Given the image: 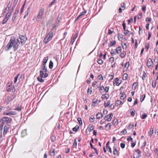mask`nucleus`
Masks as SVG:
<instances>
[{
    "instance_id": "09e8293b",
    "label": "nucleus",
    "mask_w": 158,
    "mask_h": 158,
    "mask_svg": "<svg viewBox=\"0 0 158 158\" xmlns=\"http://www.w3.org/2000/svg\"><path fill=\"white\" fill-rule=\"evenodd\" d=\"M135 110H132V111H130L131 115V116H134L135 115Z\"/></svg>"
},
{
    "instance_id": "a19ab883",
    "label": "nucleus",
    "mask_w": 158,
    "mask_h": 158,
    "mask_svg": "<svg viewBox=\"0 0 158 158\" xmlns=\"http://www.w3.org/2000/svg\"><path fill=\"white\" fill-rule=\"evenodd\" d=\"M156 85V82L155 81H153L152 82V86L153 87L155 88Z\"/></svg>"
},
{
    "instance_id": "f3484780",
    "label": "nucleus",
    "mask_w": 158,
    "mask_h": 158,
    "mask_svg": "<svg viewBox=\"0 0 158 158\" xmlns=\"http://www.w3.org/2000/svg\"><path fill=\"white\" fill-rule=\"evenodd\" d=\"M48 60V57L47 56L45 57L44 58L43 61V65H46V64L47 63Z\"/></svg>"
},
{
    "instance_id": "0eeeda50",
    "label": "nucleus",
    "mask_w": 158,
    "mask_h": 158,
    "mask_svg": "<svg viewBox=\"0 0 158 158\" xmlns=\"http://www.w3.org/2000/svg\"><path fill=\"white\" fill-rule=\"evenodd\" d=\"M113 116L112 113H110L109 115H107L105 116L104 118L106 121L107 120L108 121H110L111 120Z\"/></svg>"
},
{
    "instance_id": "e433bc0d",
    "label": "nucleus",
    "mask_w": 158,
    "mask_h": 158,
    "mask_svg": "<svg viewBox=\"0 0 158 158\" xmlns=\"http://www.w3.org/2000/svg\"><path fill=\"white\" fill-rule=\"evenodd\" d=\"M97 62L98 64L101 65L103 63V61L101 59H98L97 60Z\"/></svg>"
},
{
    "instance_id": "ddd939ff",
    "label": "nucleus",
    "mask_w": 158,
    "mask_h": 158,
    "mask_svg": "<svg viewBox=\"0 0 158 158\" xmlns=\"http://www.w3.org/2000/svg\"><path fill=\"white\" fill-rule=\"evenodd\" d=\"M113 152L114 155L115 156H118V151L117 150L115 147V146H114L113 147Z\"/></svg>"
},
{
    "instance_id": "f8f14e48",
    "label": "nucleus",
    "mask_w": 158,
    "mask_h": 158,
    "mask_svg": "<svg viewBox=\"0 0 158 158\" xmlns=\"http://www.w3.org/2000/svg\"><path fill=\"white\" fill-rule=\"evenodd\" d=\"M135 152L137 153L138 156L136 157V158H140L141 156V152L139 149H138L137 150H135Z\"/></svg>"
},
{
    "instance_id": "052dcab7",
    "label": "nucleus",
    "mask_w": 158,
    "mask_h": 158,
    "mask_svg": "<svg viewBox=\"0 0 158 158\" xmlns=\"http://www.w3.org/2000/svg\"><path fill=\"white\" fill-rule=\"evenodd\" d=\"M109 88V87L106 86V87H105V88L104 89V91H105L107 93L108 92Z\"/></svg>"
},
{
    "instance_id": "2eb2a0df",
    "label": "nucleus",
    "mask_w": 158,
    "mask_h": 158,
    "mask_svg": "<svg viewBox=\"0 0 158 158\" xmlns=\"http://www.w3.org/2000/svg\"><path fill=\"white\" fill-rule=\"evenodd\" d=\"M30 9V7H28L27 9V10L26 11V12L25 13V15L23 17V18L24 19L25 18L27 17V16L28 15L30 11H29V10Z\"/></svg>"
},
{
    "instance_id": "37998d69",
    "label": "nucleus",
    "mask_w": 158,
    "mask_h": 158,
    "mask_svg": "<svg viewBox=\"0 0 158 158\" xmlns=\"http://www.w3.org/2000/svg\"><path fill=\"white\" fill-rule=\"evenodd\" d=\"M117 119L116 118L114 119L113 122V124L114 125H115L116 124H117Z\"/></svg>"
},
{
    "instance_id": "8fccbe9b",
    "label": "nucleus",
    "mask_w": 158,
    "mask_h": 158,
    "mask_svg": "<svg viewBox=\"0 0 158 158\" xmlns=\"http://www.w3.org/2000/svg\"><path fill=\"white\" fill-rule=\"evenodd\" d=\"M77 120L79 122V123L80 124H82V120L81 119V118H80V117H79L77 118Z\"/></svg>"
},
{
    "instance_id": "3c124183",
    "label": "nucleus",
    "mask_w": 158,
    "mask_h": 158,
    "mask_svg": "<svg viewBox=\"0 0 158 158\" xmlns=\"http://www.w3.org/2000/svg\"><path fill=\"white\" fill-rule=\"evenodd\" d=\"M19 12V9L16 8L15 10V12L13 14L15 15H17L18 14Z\"/></svg>"
},
{
    "instance_id": "4be33fe9",
    "label": "nucleus",
    "mask_w": 158,
    "mask_h": 158,
    "mask_svg": "<svg viewBox=\"0 0 158 158\" xmlns=\"http://www.w3.org/2000/svg\"><path fill=\"white\" fill-rule=\"evenodd\" d=\"M116 51L118 54H119L120 53L121 51V47L118 46L117 47V49H116Z\"/></svg>"
},
{
    "instance_id": "603ef678",
    "label": "nucleus",
    "mask_w": 158,
    "mask_h": 158,
    "mask_svg": "<svg viewBox=\"0 0 158 158\" xmlns=\"http://www.w3.org/2000/svg\"><path fill=\"white\" fill-rule=\"evenodd\" d=\"M121 133H122L123 134H125L127 133V131L126 129H124L121 132Z\"/></svg>"
},
{
    "instance_id": "c85d7f7f",
    "label": "nucleus",
    "mask_w": 158,
    "mask_h": 158,
    "mask_svg": "<svg viewBox=\"0 0 158 158\" xmlns=\"http://www.w3.org/2000/svg\"><path fill=\"white\" fill-rule=\"evenodd\" d=\"M116 43V42L115 40L111 41L110 42V46L111 47L114 45Z\"/></svg>"
},
{
    "instance_id": "0e129e2a",
    "label": "nucleus",
    "mask_w": 158,
    "mask_h": 158,
    "mask_svg": "<svg viewBox=\"0 0 158 158\" xmlns=\"http://www.w3.org/2000/svg\"><path fill=\"white\" fill-rule=\"evenodd\" d=\"M51 139L52 141L53 142L55 141V137L54 136H51Z\"/></svg>"
},
{
    "instance_id": "cd10ccee",
    "label": "nucleus",
    "mask_w": 158,
    "mask_h": 158,
    "mask_svg": "<svg viewBox=\"0 0 158 158\" xmlns=\"http://www.w3.org/2000/svg\"><path fill=\"white\" fill-rule=\"evenodd\" d=\"M42 78L43 77H42L40 76V77H39L37 78V80L40 82H44V79H42Z\"/></svg>"
},
{
    "instance_id": "bf43d9fd",
    "label": "nucleus",
    "mask_w": 158,
    "mask_h": 158,
    "mask_svg": "<svg viewBox=\"0 0 158 158\" xmlns=\"http://www.w3.org/2000/svg\"><path fill=\"white\" fill-rule=\"evenodd\" d=\"M154 61L157 64L158 63V57H155L154 59Z\"/></svg>"
},
{
    "instance_id": "774afa93",
    "label": "nucleus",
    "mask_w": 158,
    "mask_h": 158,
    "mask_svg": "<svg viewBox=\"0 0 158 158\" xmlns=\"http://www.w3.org/2000/svg\"><path fill=\"white\" fill-rule=\"evenodd\" d=\"M98 101L97 99L95 98H94L93 100V103L96 104Z\"/></svg>"
},
{
    "instance_id": "6e6552de",
    "label": "nucleus",
    "mask_w": 158,
    "mask_h": 158,
    "mask_svg": "<svg viewBox=\"0 0 158 158\" xmlns=\"http://www.w3.org/2000/svg\"><path fill=\"white\" fill-rule=\"evenodd\" d=\"M5 125L4 128L3 134H6L7 133L10 127L9 125L7 124H6Z\"/></svg>"
},
{
    "instance_id": "a211bd4d",
    "label": "nucleus",
    "mask_w": 158,
    "mask_h": 158,
    "mask_svg": "<svg viewBox=\"0 0 158 158\" xmlns=\"http://www.w3.org/2000/svg\"><path fill=\"white\" fill-rule=\"evenodd\" d=\"M18 0H14V3L13 4V6L12 7V10L14 9V8L17 5V3L18 2Z\"/></svg>"
},
{
    "instance_id": "4d7b16f0",
    "label": "nucleus",
    "mask_w": 158,
    "mask_h": 158,
    "mask_svg": "<svg viewBox=\"0 0 158 158\" xmlns=\"http://www.w3.org/2000/svg\"><path fill=\"white\" fill-rule=\"evenodd\" d=\"M133 127L134 124L133 123H131L129 125V127L130 128V129L131 128H132Z\"/></svg>"
},
{
    "instance_id": "9b49d317",
    "label": "nucleus",
    "mask_w": 158,
    "mask_h": 158,
    "mask_svg": "<svg viewBox=\"0 0 158 158\" xmlns=\"http://www.w3.org/2000/svg\"><path fill=\"white\" fill-rule=\"evenodd\" d=\"M109 97V96L108 94H103L101 97V98L102 99H108Z\"/></svg>"
},
{
    "instance_id": "680f3d73",
    "label": "nucleus",
    "mask_w": 158,
    "mask_h": 158,
    "mask_svg": "<svg viewBox=\"0 0 158 158\" xmlns=\"http://www.w3.org/2000/svg\"><path fill=\"white\" fill-rule=\"evenodd\" d=\"M109 106V107L112 110L114 108V106H113V104H110V105Z\"/></svg>"
},
{
    "instance_id": "864d4df0",
    "label": "nucleus",
    "mask_w": 158,
    "mask_h": 158,
    "mask_svg": "<svg viewBox=\"0 0 158 158\" xmlns=\"http://www.w3.org/2000/svg\"><path fill=\"white\" fill-rule=\"evenodd\" d=\"M103 90H104V88L103 86L102 85L100 87L99 91L100 92H101L102 91H103Z\"/></svg>"
},
{
    "instance_id": "423d86ee",
    "label": "nucleus",
    "mask_w": 158,
    "mask_h": 158,
    "mask_svg": "<svg viewBox=\"0 0 158 158\" xmlns=\"http://www.w3.org/2000/svg\"><path fill=\"white\" fill-rule=\"evenodd\" d=\"M19 38L21 40V44L22 45H24L27 40V38L25 36H23V35H20L19 36Z\"/></svg>"
},
{
    "instance_id": "c03bdc74",
    "label": "nucleus",
    "mask_w": 158,
    "mask_h": 158,
    "mask_svg": "<svg viewBox=\"0 0 158 158\" xmlns=\"http://www.w3.org/2000/svg\"><path fill=\"white\" fill-rule=\"evenodd\" d=\"M7 91L8 92H10L11 91V85H9L6 88Z\"/></svg>"
},
{
    "instance_id": "f03ea898",
    "label": "nucleus",
    "mask_w": 158,
    "mask_h": 158,
    "mask_svg": "<svg viewBox=\"0 0 158 158\" xmlns=\"http://www.w3.org/2000/svg\"><path fill=\"white\" fill-rule=\"evenodd\" d=\"M12 121V119L11 118L7 117H4L0 120V122L1 123V124L0 125V134L1 137L2 136L4 125L6 124H8V123H10Z\"/></svg>"
},
{
    "instance_id": "aec40b11",
    "label": "nucleus",
    "mask_w": 158,
    "mask_h": 158,
    "mask_svg": "<svg viewBox=\"0 0 158 158\" xmlns=\"http://www.w3.org/2000/svg\"><path fill=\"white\" fill-rule=\"evenodd\" d=\"M126 52L124 51H123V52L120 54V56L122 58L124 57L126 55Z\"/></svg>"
},
{
    "instance_id": "a18cd8bd",
    "label": "nucleus",
    "mask_w": 158,
    "mask_h": 158,
    "mask_svg": "<svg viewBox=\"0 0 158 158\" xmlns=\"http://www.w3.org/2000/svg\"><path fill=\"white\" fill-rule=\"evenodd\" d=\"M114 61V58L113 57H110L109 58V61L110 62H111V63H112Z\"/></svg>"
},
{
    "instance_id": "20e7f679",
    "label": "nucleus",
    "mask_w": 158,
    "mask_h": 158,
    "mask_svg": "<svg viewBox=\"0 0 158 158\" xmlns=\"http://www.w3.org/2000/svg\"><path fill=\"white\" fill-rule=\"evenodd\" d=\"M44 9L43 8H41L40 9L36 19L37 21H40L41 20L42 15L44 13Z\"/></svg>"
},
{
    "instance_id": "dca6fc26",
    "label": "nucleus",
    "mask_w": 158,
    "mask_h": 158,
    "mask_svg": "<svg viewBox=\"0 0 158 158\" xmlns=\"http://www.w3.org/2000/svg\"><path fill=\"white\" fill-rule=\"evenodd\" d=\"M55 149L52 148L50 151V155L52 156H54L55 155Z\"/></svg>"
},
{
    "instance_id": "de8ad7c7",
    "label": "nucleus",
    "mask_w": 158,
    "mask_h": 158,
    "mask_svg": "<svg viewBox=\"0 0 158 158\" xmlns=\"http://www.w3.org/2000/svg\"><path fill=\"white\" fill-rule=\"evenodd\" d=\"M17 16V15H15L14 14H13V16L12 17V20L13 21H15L16 18Z\"/></svg>"
},
{
    "instance_id": "bb28decb",
    "label": "nucleus",
    "mask_w": 158,
    "mask_h": 158,
    "mask_svg": "<svg viewBox=\"0 0 158 158\" xmlns=\"http://www.w3.org/2000/svg\"><path fill=\"white\" fill-rule=\"evenodd\" d=\"M92 91V87H89L87 90V93L89 94H91Z\"/></svg>"
},
{
    "instance_id": "ea45409f",
    "label": "nucleus",
    "mask_w": 158,
    "mask_h": 158,
    "mask_svg": "<svg viewBox=\"0 0 158 158\" xmlns=\"http://www.w3.org/2000/svg\"><path fill=\"white\" fill-rule=\"evenodd\" d=\"M93 129L94 127L93 126H91L88 127V130L90 132L93 131Z\"/></svg>"
},
{
    "instance_id": "338daca9",
    "label": "nucleus",
    "mask_w": 158,
    "mask_h": 158,
    "mask_svg": "<svg viewBox=\"0 0 158 158\" xmlns=\"http://www.w3.org/2000/svg\"><path fill=\"white\" fill-rule=\"evenodd\" d=\"M129 66V62H127L125 64L124 67H127V68Z\"/></svg>"
},
{
    "instance_id": "39448f33",
    "label": "nucleus",
    "mask_w": 158,
    "mask_h": 158,
    "mask_svg": "<svg viewBox=\"0 0 158 158\" xmlns=\"http://www.w3.org/2000/svg\"><path fill=\"white\" fill-rule=\"evenodd\" d=\"M147 65L149 68L151 67H153V62L152 60L150 58H148L147 60Z\"/></svg>"
},
{
    "instance_id": "5701e85b",
    "label": "nucleus",
    "mask_w": 158,
    "mask_h": 158,
    "mask_svg": "<svg viewBox=\"0 0 158 158\" xmlns=\"http://www.w3.org/2000/svg\"><path fill=\"white\" fill-rule=\"evenodd\" d=\"M119 79H118V78H116L115 79H114V81L115 82V83H116V85H117V86H118L120 84V82H119Z\"/></svg>"
},
{
    "instance_id": "79ce46f5",
    "label": "nucleus",
    "mask_w": 158,
    "mask_h": 158,
    "mask_svg": "<svg viewBox=\"0 0 158 158\" xmlns=\"http://www.w3.org/2000/svg\"><path fill=\"white\" fill-rule=\"evenodd\" d=\"M8 20V19L5 17L3 21L2 24H5L7 22Z\"/></svg>"
},
{
    "instance_id": "6ab92c4d",
    "label": "nucleus",
    "mask_w": 158,
    "mask_h": 158,
    "mask_svg": "<svg viewBox=\"0 0 158 158\" xmlns=\"http://www.w3.org/2000/svg\"><path fill=\"white\" fill-rule=\"evenodd\" d=\"M42 71H43V73H46L47 72V69L46 68V65H43L42 67Z\"/></svg>"
},
{
    "instance_id": "f257e3e1",
    "label": "nucleus",
    "mask_w": 158,
    "mask_h": 158,
    "mask_svg": "<svg viewBox=\"0 0 158 158\" xmlns=\"http://www.w3.org/2000/svg\"><path fill=\"white\" fill-rule=\"evenodd\" d=\"M20 44L19 40L18 39L11 38L6 46L5 47L6 51H8L13 47L14 51H16Z\"/></svg>"
},
{
    "instance_id": "69168bd1",
    "label": "nucleus",
    "mask_w": 158,
    "mask_h": 158,
    "mask_svg": "<svg viewBox=\"0 0 158 158\" xmlns=\"http://www.w3.org/2000/svg\"><path fill=\"white\" fill-rule=\"evenodd\" d=\"M149 48V44H146L145 45V48L146 49L147 51Z\"/></svg>"
},
{
    "instance_id": "e2e57ef3",
    "label": "nucleus",
    "mask_w": 158,
    "mask_h": 158,
    "mask_svg": "<svg viewBox=\"0 0 158 158\" xmlns=\"http://www.w3.org/2000/svg\"><path fill=\"white\" fill-rule=\"evenodd\" d=\"M15 110H18V111H20L21 110V107H19V106H18L17 107H16V108L15 109Z\"/></svg>"
},
{
    "instance_id": "58836bf2",
    "label": "nucleus",
    "mask_w": 158,
    "mask_h": 158,
    "mask_svg": "<svg viewBox=\"0 0 158 158\" xmlns=\"http://www.w3.org/2000/svg\"><path fill=\"white\" fill-rule=\"evenodd\" d=\"M24 6H25V4H23V5L22 6V7L21 9V11L20 12V14H22L23 13V10H24Z\"/></svg>"
},
{
    "instance_id": "72a5a7b5",
    "label": "nucleus",
    "mask_w": 158,
    "mask_h": 158,
    "mask_svg": "<svg viewBox=\"0 0 158 158\" xmlns=\"http://www.w3.org/2000/svg\"><path fill=\"white\" fill-rule=\"evenodd\" d=\"M121 102H122L119 100H118L115 102V105L118 106L121 104Z\"/></svg>"
},
{
    "instance_id": "1a4fd4ad",
    "label": "nucleus",
    "mask_w": 158,
    "mask_h": 158,
    "mask_svg": "<svg viewBox=\"0 0 158 158\" xmlns=\"http://www.w3.org/2000/svg\"><path fill=\"white\" fill-rule=\"evenodd\" d=\"M40 76L42 77H43V78L47 77L48 76V74L46 73H43V71H40Z\"/></svg>"
},
{
    "instance_id": "473e14b6",
    "label": "nucleus",
    "mask_w": 158,
    "mask_h": 158,
    "mask_svg": "<svg viewBox=\"0 0 158 158\" xmlns=\"http://www.w3.org/2000/svg\"><path fill=\"white\" fill-rule=\"evenodd\" d=\"M79 128V127L77 125L75 127L73 128V131H77V129Z\"/></svg>"
},
{
    "instance_id": "c756f323",
    "label": "nucleus",
    "mask_w": 158,
    "mask_h": 158,
    "mask_svg": "<svg viewBox=\"0 0 158 158\" xmlns=\"http://www.w3.org/2000/svg\"><path fill=\"white\" fill-rule=\"evenodd\" d=\"M145 97V95L143 94L141 96V97L140 98V102H142L144 99Z\"/></svg>"
},
{
    "instance_id": "4468645a",
    "label": "nucleus",
    "mask_w": 158,
    "mask_h": 158,
    "mask_svg": "<svg viewBox=\"0 0 158 158\" xmlns=\"http://www.w3.org/2000/svg\"><path fill=\"white\" fill-rule=\"evenodd\" d=\"M110 101H108L106 102H105L104 104V106L105 107H106L110 105Z\"/></svg>"
},
{
    "instance_id": "2f4dec72",
    "label": "nucleus",
    "mask_w": 158,
    "mask_h": 158,
    "mask_svg": "<svg viewBox=\"0 0 158 158\" xmlns=\"http://www.w3.org/2000/svg\"><path fill=\"white\" fill-rule=\"evenodd\" d=\"M53 62L52 61H51L50 62L49 64V68L50 69H52L53 67Z\"/></svg>"
},
{
    "instance_id": "c9c22d12",
    "label": "nucleus",
    "mask_w": 158,
    "mask_h": 158,
    "mask_svg": "<svg viewBox=\"0 0 158 158\" xmlns=\"http://www.w3.org/2000/svg\"><path fill=\"white\" fill-rule=\"evenodd\" d=\"M78 36V34H76V35L73 37L72 40L71 42L73 43L75 40L77 38Z\"/></svg>"
},
{
    "instance_id": "5fc2aeb1",
    "label": "nucleus",
    "mask_w": 158,
    "mask_h": 158,
    "mask_svg": "<svg viewBox=\"0 0 158 158\" xmlns=\"http://www.w3.org/2000/svg\"><path fill=\"white\" fill-rule=\"evenodd\" d=\"M126 97V95L125 94H122L120 97V99L121 100H123Z\"/></svg>"
},
{
    "instance_id": "f704fd0d",
    "label": "nucleus",
    "mask_w": 158,
    "mask_h": 158,
    "mask_svg": "<svg viewBox=\"0 0 158 158\" xmlns=\"http://www.w3.org/2000/svg\"><path fill=\"white\" fill-rule=\"evenodd\" d=\"M153 128H151L150 129V131L149 132V135L150 136H152V135L153 134Z\"/></svg>"
},
{
    "instance_id": "7c9ffc66",
    "label": "nucleus",
    "mask_w": 158,
    "mask_h": 158,
    "mask_svg": "<svg viewBox=\"0 0 158 158\" xmlns=\"http://www.w3.org/2000/svg\"><path fill=\"white\" fill-rule=\"evenodd\" d=\"M128 75L126 73L124 74L123 75V79L124 80H126L127 79Z\"/></svg>"
},
{
    "instance_id": "393cba45",
    "label": "nucleus",
    "mask_w": 158,
    "mask_h": 158,
    "mask_svg": "<svg viewBox=\"0 0 158 158\" xmlns=\"http://www.w3.org/2000/svg\"><path fill=\"white\" fill-rule=\"evenodd\" d=\"M94 119L95 118L92 115L90 117L89 121L90 122L93 123L94 121Z\"/></svg>"
},
{
    "instance_id": "6e6d98bb",
    "label": "nucleus",
    "mask_w": 158,
    "mask_h": 158,
    "mask_svg": "<svg viewBox=\"0 0 158 158\" xmlns=\"http://www.w3.org/2000/svg\"><path fill=\"white\" fill-rule=\"evenodd\" d=\"M121 6L122 8H123L124 9H125L126 8L125 3L124 2L122 3L121 4Z\"/></svg>"
},
{
    "instance_id": "13d9d810",
    "label": "nucleus",
    "mask_w": 158,
    "mask_h": 158,
    "mask_svg": "<svg viewBox=\"0 0 158 158\" xmlns=\"http://www.w3.org/2000/svg\"><path fill=\"white\" fill-rule=\"evenodd\" d=\"M86 12L87 11L86 10L84 11L81 12L80 15V16H81L82 15H85L86 13Z\"/></svg>"
},
{
    "instance_id": "412c9836",
    "label": "nucleus",
    "mask_w": 158,
    "mask_h": 158,
    "mask_svg": "<svg viewBox=\"0 0 158 158\" xmlns=\"http://www.w3.org/2000/svg\"><path fill=\"white\" fill-rule=\"evenodd\" d=\"M137 85H138V83L137 82H134L133 84V85L132 86V89L133 90H135L136 89Z\"/></svg>"
},
{
    "instance_id": "7ed1b4c3",
    "label": "nucleus",
    "mask_w": 158,
    "mask_h": 158,
    "mask_svg": "<svg viewBox=\"0 0 158 158\" xmlns=\"http://www.w3.org/2000/svg\"><path fill=\"white\" fill-rule=\"evenodd\" d=\"M53 33L52 31H50L44 40V42L45 44L47 43L51 40L53 37Z\"/></svg>"
},
{
    "instance_id": "49530a36",
    "label": "nucleus",
    "mask_w": 158,
    "mask_h": 158,
    "mask_svg": "<svg viewBox=\"0 0 158 158\" xmlns=\"http://www.w3.org/2000/svg\"><path fill=\"white\" fill-rule=\"evenodd\" d=\"M123 49H126L127 48L126 44L125 43H123L122 44Z\"/></svg>"
},
{
    "instance_id": "9d476101",
    "label": "nucleus",
    "mask_w": 158,
    "mask_h": 158,
    "mask_svg": "<svg viewBox=\"0 0 158 158\" xmlns=\"http://www.w3.org/2000/svg\"><path fill=\"white\" fill-rule=\"evenodd\" d=\"M96 117L97 119H100L102 117L103 115L102 113L98 112L96 114Z\"/></svg>"
},
{
    "instance_id": "a878e982",
    "label": "nucleus",
    "mask_w": 158,
    "mask_h": 158,
    "mask_svg": "<svg viewBox=\"0 0 158 158\" xmlns=\"http://www.w3.org/2000/svg\"><path fill=\"white\" fill-rule=\"evenodd\" d=\"M118 38L119 40H122L123 39L122 34L120 33H118Z\"/></svg>"
},
{
    "instance_id": "4c0bfd02",
    "label": "nucleus",
    "mask_w": 158,
    "mask_h": 158,
    "mask_svg": "<svg viewBox=\"0 0 158 158\" xmlns=\"http://www.w3.org/2000/svg\"><path fill=\"white\" fill-rule=\"evenodd\" d=\"M147 114H143L141 115V118L142 119H145L147 117Z\"/></svg>"
},
{
    "instance_id": "b1692460",
    "label": "nucleus",
    "mask_w": 158,
    "mask_h": 158,
    "mask_svg": "<svg viewBox=\"0 0 158 158\" xmlns=\"http://www.w3.org/2000/svg\"><path fill=\"white\" fill-rule=\"evenodd\" d=\"M117 52L116 51V49L112 50L111 52V54L112 56H113L114 55H116Z\"/></svg>"
}]
</instances>
